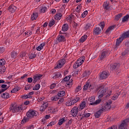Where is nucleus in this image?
Here are the masks:
<instances>
[{"label": "nucleus", "instance_id": "f257e3e1", "mask_svg": "<svg viewBox=\"0 0 129 129\" xmlns=\"http://www.w3.org/2000/svg\"><path fill=\"white\" fill-rule=\"evenodd\" d=\"M126 38H129V30L123 33L119 38L116 39L115 47L114 49L115 50H117V48L118 46H119V44L123 41L124 39H126Z\"/></svg>", "mask_w": 129, "mask_h": 129}, {"label": "nucleus", "instance_id": "f03ea898", "mask_svg": "<svg viewBox=\"0 0 129 129\" xmlns=\"http://www.w3.org/2000/svg\"><path fill=\"white\" fill-rule=\"evenodd\" d=\"M23 109V107L21 105L19 106L16 104H12L10 107V112L13 113H18V112H21V111Z\"/></svg>", "mask_w": 129, "mask_h": 129}, {"label": "nucleus", "instance_id": "7ed1b4c3", "mask_svg": "<svg viewBox=\"0 0 129 129\" xmlns=\"http://www.w3.org/2000/svg\"><path fill=\"white\" fill-rule=\"evenodd\" d=\"M66 37H68V34L59 31V35L57 36L56 39L59 43H62L66 41Z\"/></svg>", "mask_w": 129, "mask_h": 129}, {"label": "nucleus", "instance_id": "20e7f679", "mask_svg": "<svg viewBox=\"0 0 129 129\" xmlns=\"http://www.w3.org/2000/svg\"><path fill=\"white\" fill-rule=\"evenodd\" d=\"M71 77H72L71 75H70L69 76H66L61 81V82H62V83H64V82H67L66 86L67 87H68L69 88H70V87H72V85H73V81L72 80H71V81H69L70 80V78H71Z\"/></svg>", "mask_w": 129, "mask_h": 129}, {"label": "nucleus", "instance_id": "39448f33", "mask_svg": "<svg viewBox=\"0 0 129 129\" xmlns=\"http://www.w3.org/2000/svg\"><path fill=\"white\" fill-rule=\"evenodd\" d=\"M85 60V57L84 56H81V58H79L74 64L73 65V68L74 69H77L78 67H80V66H81L82 64H83V62H84V60Z\"/></svg>", "mask_w": 129, "mask_h": 129}, {"label": "nucleus", "instance_id": "423d86ee", "mask_svg": "<svg viewBox=\"0 0 129 129\" xmlns=\"http://www.w3.org/2000/svg\"><path fill=\"white\" fill-rule=\"evenodd\" d=\"M37 115H38V112L35 111V110L30 109L26 113V116L29 119L33 118Z\"/></svg>", "mask_w": 129, "mask_h": 129}, {"label": "nucleus", "instance_id": "0eeeda50", "mask_svg": "<svg viewBox=\"0 0 129 129\" xmlns=\"http://www.w3.org/2000/svg\"><path fill=\"white\" fill-rule=\"evenodd\" d=\"M95 101V102H94ZM90 102H91L90 103V105H97L99 104L101 102V99H99L95 101V97H91L90 98Z\"/></svg>", "mask_w": 129, "mask_h": 129}, {"label": "nucleus", "instance_id": "6e6552de", "mask_svg": "<svg viewBox=\"0 0 129 129\" xmlns=\"http://www.w3.org/2000/svg\"><path fill=\"white\" fill-rule=\"evenodd\" d=\"M103 8L105 12H109V11L112 10V8L109 6V3L107 1L104 2Z\"/></svg>", "mask_w": 129, "mask_h": 129}, {"label": "nucleus", "instance_id": "1a4fd4ad", "mask_svg": "<svg viewBox=\"0 0 129 129\" xmlns=\"http://www.w3.org/2000/svg\"><path fill=\"white\" fill-rule=\"evenodd\" d=\"M66 63V59L64 58H62L61 59H60L58 61V63L56 67H55V69H57L58 68L59 69V68H61V67H63V66Z\"/></svg>", "mask_w": 129, "mask_h": 129}, {"label": "nucleus", "instance_id": "9d476101", "mask_svg": "<svg viewBox=\"0 0 129 129\" xmlns=\"http://www.w3.org/2000/svg\"><path fill=\"white\" fill-rule=\"evenodd\" d=\"M107 92V89H100L98 92V94L99 95L98 98L100 99L103 97V96H104V95L106 94Z\"/></svg>", "mask_w": 129, "mask_h": 129}, {"label": "nucleus", "instance_id": "9b49d317", "mask_svg": "<svg viewBox=\"0 0 129 129\" xmlns=\"http://www.w3.org/2000/svg\"><path fill=\"white\" fill-rule=\"evenodd\" d=\"M108 76H109V74L106 71L102 72L99 75V77L101 80H103V79H106Z\"/></svg>", "mask_w": 129, "mask_h": 129}, {"label": "nucleus", "instance_id": "f8f14e48", "mask_svg": "<svg viewBox=\"0 0 129 129\" xmlns=\"http://www.w3.org/2000/svg\"><path fill=\"white\" fill-rule=\"evenodd\" d=\"M71 113L74 117L78 114V107L74 106L71 111Z\"/></svg>", "mask_w": 129, "mask_h": 129}, {"label": "nucleus", "instance_id": "ddd939ff", "mask_svg": "<svg viewBox=\"0 0 129 129\" xmlns=\"http://www.w3.org/2000/svg\"><path fill=\"white\" fill-rule=\"evenodd\" d=\"M43 75L40 74H35L33 76V83H36L37 81L41 79V77H42Z\"/></svg>", "mask_w": 129, "mask_h": 129}, {"label": "nucleus", "instance_id": "4468645a", "mask_svg": "<svg viewBox=\"0 0 129 129\" xmlns=\"http://www.w3.org/2000/svg\"><path fill=\"white\" fill-rule=\"evenodd\" d=\"M104 111V109H100L98 111L94 113V116L96 118H99L101 114Z\"/></svg>", "mask_w": 129, "mask_h": 129}, {"label": "nucleus", "instance_id": "2eb2a0df", "mask_svg": "<svg viewBox=\"0 0 129 129\" xmlns=\"http://www.w3.org/2000/svg\"><path fill=\"white\" fill-rule=\"evenodd\" d=\"M93 33L94 35H98L101 33V29L98 27H94Z\"/></svg>", "mask_w": 129, "mask_h": 129}, {"label": "nucleus", "instance_id": "dca6fc26", "mask_svg": "<svg viewBox=\"0 0 129 129\" xmlns=\"http://www.w3.org/2000/svg\"><path fill=\"white\" fill-rule=\"evenodd\" d=\"M112 103V102H109V103L106 102L105 105L102 108V109H104V111H106V110H108V109H110L111 108V104Z\"/></svg>", "mask_w": 129, "mask_h": 129}, {"label": "nucleus", "instance_id": "f3484780", "mask_svg": "<svg viewBox=\"0 0 129 129\" xmlns=\"http://www.w3.org/2000/svg\"><path fill=\"white\" fill-rule=\"evenodd\" d=\"M107 54H108V51L107 50H103L101 53L100 59V60H103L105 58H106V56H107Z\"/></svg>", "mask_w": 129, "mask_h": 129}, {"label": "nucleus", "instance_id": "a211bd4d", "mask_svg": "<svg viewBox=\"0 0 129 129\" xmlns=\"http://www.w3.org/2000/svg\"><path fill=\"white\" fill-rule=\"evenodd\" d=\"M119 66L117 63H113L110 65V70L112 71H115V70H117L118 69Z\"/></svg>", "mask_w": 129, "mask_h": 129}, {"label": "nucleus", "instance_id": "6ab92c4d", "mask_svg": "<svg viewBox=\"0 0 129 129\" xmlns=\"http://www.w3.org/2000/svg\"><path fill=\"white\" fill-rule=\"evenodd\" d=\"M8 11L10 13H15L17 11V7L13 5H11L8 7Z\"/></svg>", "mask_w": 129, "mask_h": 129}, {"label": "nucleus", "instance_id": "aec40b11", "mask_svg": "<svg viewBox=\"0 0 129 129\" xmlns=\"http://www.w3.org/2000/svg\"><path fill=\"white\" fill-rule=\"evenodd\" d=\"M49 105L48 103H44L43 104V105L40 107V111L41 112H44V110H46V109L47 108V106Z\"/></svg>", "mask_w": 129, "mask_h": 129}, {"label": "nucleus", "instance_id": "412c9836", "mask_svg": "<svg viewBox=\"0 0 129 129\" xmlns=\"http://www.w3.org/2000/svg\"><path fill=\"white\" fill-rule=\"evenodd\" d=\"M39 16V14L37 12H34L32 14V15L31 16V20L35 21L38 19V17Z\"/></svg>", "mask_w": 129, "mask_h": 129}, {"label": "nucleus", "instance_id": "4be33fe9", "mask_svg": "<svg viewBox=\"0 0 129 129\" xmlns=\"http://www.w3.org/2000/svg\"><path fill=\"white\" fill-rule=\"evenodd\" d=\"M53 76L52 77L53 79H56L57 78H59V77H61L62 75L59 72H56L53 73Z\"/></svg>", "mask_w": 129, "mask_h": 129}, {"label": "nucleus", "instance_id": "5701e85b", "mask_svg": "<svg viewBox=\"0 0 129 129\" xmlns=\"http://www.w3.org/2000/svg\"><path fill=\"white\" fill-rule=\"evenodd\" d=\"M62 17H63V15H62V14L57 13L54 16V19L57 21H60V20L62 19Z\"/></svg>", "mask_w": 129, "mask_h": 129}, {"label": "nucleus", "instance_id": "b1692460", "mask_svg": "<svg viewBox=\"0 0 129 129\" xmlns=\"http://www.w3.org/2000/svg\"><path fill=\"white\" fill-rule=\"evenodd\" d=\"M85 106H86V102L85 101H82L81 104H80V109L82 110V109H84L85 108Z\"/></svg>", "mask_w": 129, "mask_h": 129}, {"label": "nucleus", "instance_id": "393cba45", "mask_svg": "<svg viewBox=\"0 0 129 129\" xmlns=\"http://www.w3.org/2000/svg\"><path fill=\"white\" fill-rule=\"evenodd\" d=\"M1 97H2V98H5V99H8V98H10V94L6 92L1 95Z\"/></svg>", "mask_w": 129, "mask_h": 129}, {"label": "nucleus", "instance_id": "a878e982", "mask_svg": "<svg viewBox=\"0 0 129 129\" xmlns=\"http://www.w3.org/2000/svg\"><path fill=\"white\" fill-rule=\"evenodd\" d=\"M122 13H119L115 16L114 20L115 21H119V19H120V18H122Z\"/></svg>", "mask_w": 129, "mask_h": 129}, {"label": "nucleus", "instance_id": "bb28decb", "mask_svg": "<svg viewBox=\"0 0 129 129\" xmlns=\"http://www.w3.org/2000/svg\"><path fill=\"white\" fill-rule=\"evenodd\" d=\"M91 72L90 71H85L83 74V77H88L90 75Z\"/></svg>", "mask_w": 129, "mask_h": 129}, {"label": "nucleus", "instance_id": "cd10ccee", "mask_svg": "<svg viewBox=\"0 0 129 129\" xmlns=\"http://www.w3.org/2000/svg\"><path fill=\"white\" fill-rule=\"evenodd\" d=\"M66 121V118L63 117L59 120V121L58 122V125H62L64 122Z\"/></svg>", "mask_w": 129, "mask_h": 129}, {"label": "nucleus", "instance_id": "c85d7f7f", "mask_svg": "<svg viewBox=\"0 0 129 129\" xmlns=\"http://www.w3.org/2000/svg\"><path fill=\"white\" fill-rule=\"evenodd\" d=\"M73 104H75V103H77L78 101H80V97H76L72 100Z\"/></svg>", "mask_w": 129, "mask_h": 129}, {"label": "nucleus", "instance_id": "c756f323", "mask_svg": "<svg viewBox=\"0 0 129 129\" xmlns=\"http://www.w3.org/2000/svg\"><path fill=\"white\" fill-rule=\"evenodd\" d=\"M86 40H87V36L86 35H84L80 39V43H84V42H85Z\"/></svg>", "mask_w": 129, "mask_h": 129}, {"label": "nucleus", "instance_id": "7c9ffc66", "mask_svg": "<svg viewBox=\"0 0 129 129\" xmlns=\"http://www.w3.org/2000/svg\"><path fill=\"white\" fill-rule=\"evenodd\" d=\"M115 28V26H110L109 28H107V29L105 31L106 34H108L110 31H112V30H114V29Z\"/></svg>", "mask_w": 129, "mask_h": 129}, {"label": "nucleus", "instance_id": "2f4dec72", "mask_svg": "<svg viewBox=\"0 0 129 129\" xmlns=\"http://www.w3.org/2000/svg\"><path fill=\"white\" fill-rule=\"evenodd\" d=\"M57 95L59 97H63V96H65V91L60 90L58 92Z\"/></svg>", "mask_w": 129, "mask_h": 129}, {"label": "nucleus", "instance_id": "473e14b6", "mask_svg": "<svg viewBox=\"0 0 129 129\" xmlns=\"http://www.w3.org/2000/svg\"><path fill=\"white\" fill-rule=\"evenodd\" d=\"M47 10H48V9L47 8V7H46V6H42L41 7L39 12L46 13V12H47Z\"/></svg>", "mask_w": 129, "mask_h": 129}, {"label": "nucleus", "instance_id": "72a5a7b5", "mask_svg": "<svg viewBox=\"0 0 129 129\" xmlns=\"http://www.w3.org/2000/svg\"><path fill=\"white\" fill-rule=\"evenodd\" d=\"M68 29H69V26H68V25L64 24L62 27V31L63 32H66L67 31H68Z\"/></svg>", "mask_w": 129, "mask_h": 129}, {"label": "nucleus", "instance_id": "f704fd0d", "mask_svg": "<svg viewBox=\"0 0 129 129\" xmlns=\"http://www.w3.org/2000/svg\"><path fill=\"white\" fill-rule=\"evenodd\" d=\"M129 19V15L127 14L125 16L123 17V18L122 19V22L123 23H125V22H127L128 21Z\"/></svg>", "mask_w": 129, "mask_h": 129}, {"label": "nucleus", "instance_id": "c9c22d12", "mask_svg": "<svg viewBox=\"0 0 129 129\" xmlns=\"http://www.w3.org/2000/svg\"><path fill=\"white\" fill-rule=\"evenodd\" d=\"M19 90H20V87L17 86V87H16L15 88H13L11 90V93H16V92H18V91H19Z\"/></svg>", "mask_w": 129, "mask_h": 129}, {"label": "nucleus", "instance_id": "e433bc0d", "mask_svg": "<svg viewBox=\"0 0 129 129\" xmlns=\"http://www.w3.org/2000/svg\"><path fill=\"white\" fill-rule=\"evenodd\" d=\"M58 99H60V97L58 95L51 97V100L54 101H57Z\"/></svg>", "mask_w": 129, "mask_h": 129}, {"label": "nucleus", "instance_id": "4c0bfd02", "mask_svg": "<svg viewBox=\"0 0 129 129\" xmlns=\"http://www.w3.org/2000/svg\"><path fill=\"white\" fill-rule=\"evenodd\" d=\"M118 96H119V94L118 93H115L111 98V99L112 100H116L117 98H118Z\"/></svg>", "mask_w": 129, "mask_h": 129}, {"label": "nucleus", "instance_id": "58836bf2", "mask_svg": "<svg viewBox=\"0 0 129 129\" xmlns=\"http://www.w3.org/2000/svg\"><path fill=\"white\" fill-rule=\"evenodd\" d=\"M119 129H126V125H125L124 123H121L118 127Z\"/></svg>", "mask_w": 129, "mask_h": 129}, {"label": "nucleus", "instance_id": "ea45409f", "mask_svg": "<svg viewBox=\"0 0 129 129\" xmlns=\"http://www.w3.org/2000/svg\"><path fill=\"white\" fill-rule=\"evenodd\" d=\"M11 55L12 58H14L15 59V58H17V56H18V53L16 51H12L11 52Z\"/></svg>", "mask_w": 129, "mask_h": 129}, {"label": "nucleus", "instance_id": "a19ab883", "mask_svg": "<svg viewBox=\"0 0 129 129\" xmlns=\"http://www.w3.org/2000/svg\"><path fill=\"white\" fill-rule=\"evenodd\" d=\"M63 102H64V98H59L58 101L57 102V104L59 105V106H60V105H62V104H63Z\"/></svg>", "mask_w": 129, "mask_h": 129}, {"label": "nucleus", "instance_id": "79ce46f5", "mask_svg": "<svg viewBox=\"0 0 129 129\" xmlns=\"http://www.w3.org/2000/svg\"><path fill=\"white\" fill-rule=\"evenodd\" d=\"M48 113H53L55 112V109L52 107H49L48 108Z\"/></svg>", "mask_w": 129, "mask_h": 129}, {"label": "nucleus", "instance_id": "37998d69", "mask_svg": "<svg viewBox=\"0 0 129 129\" xmlns=\"http://www.w3.org/2000/svg\"><path fill=\"white\" fill-rule=\"evenodd\" d=\"M129 53V47H127L125 51L122 52V56H125V55H127Z\"/></svg>", "mask_w": 129, "mask_h": 129}, {"label": "nucleus", "instance_id": "c03bdc74", "mask_svg": "<svg viewBox=\"0 0 129 129\" xmlns=\"http://www.w3.org/2000/svg\"><path fill=\"white\" fill-rule=\"evenodd\" d=\"M4 65H6V60L4 58L0 59V67H3Z\"/></svg>", "mask_w": 129, "mask_h": 129}, {"label": "nucleus", "instance_id": "a18cd8bd", "mask_svg": "<svg viewBox=\"0 0 129 129\" xmlns=\"http://www.w3.org/2000/svg\"><path fill=\"white\" fill-rule=\"evenodd\" d=\"M72 121H73L72 119H70V120H69L68 122L66 124V127H67V128H68V127H69V126L71 125V124L72 123Z\"/></svg>", "mask_w": 129, "mask_h": 129}, {"label": "nucleus", "instance_id": "49530a36", "mask_svg": "<svg viewBox=\"0 0 129 129\" xmlns=\"http://www.w3.org/2000/svg\"><path fill=\"white\" fill-rule=\"evenodd\" d=\"M99 26L101 27L102 31H103V29H104V27H105V23L104 22H100V23L99 24Z\"/></svg>", "mask_w": 129, "mask_h": 129}, {"label": "nucleus", "instance_id": "de8ad7c7", "mask_svg": "<svg viewBox=\"0 0 129 129\" xmlns=\"http://www.w3.org/2000/svg\"><path fill=\"white\" fill-rule=\"evenodd\" d=\"M40 87H41V85L39 84L34 86L33 87V90H39L40 89Z\"/></svg>", "mask_w": 129, "mask_h": 129}, {"label": "nucleus", "instance_id": "09e8293b", "mask_svg": "<svg viewBox=\"0 0 129 129\" xmlns=\"http://www.w3.org/2000/svg\"><path fill=\"white\" fill-rule=\"evenodd\" d=\"M87 15H88V11H85L84 12L83 14H82L81 18H82L83 19H84V18H85V17L87 16Z\"/></svg>", "mask_w": 129, "mask_h": 129}, {"label": "nucleus", "instance_id": "8fccbe9b", "mask_svg": "<svg viewBox=\"0 0 129 129\" xmlns=\"http://www.w3.org/2000/svg\"><path fill=\"white\" fill-rule=\"evenodd\" d=\"M32 96H30L29 95H24L23 96H22V98L23 99H28V98H32Z\"/></svg>", "mask_w": 129, "mask_h": 129}, {"label": "nucleus", "instance_id": "3c124183", "mask_svg": "<svg viewBox=\"0 0 129 129\" xmlns=\"http://www.w3.org/2000/svg\"><path fill=\"white\" fill-rule=\"evenodd\" d=\"M91 26L92 25L91 24V23H87L84 27V30L87 31V30H88V29H89Z\"/></svg>", "mask_w": 129, "mask_h": 129}, {"label": "nucleus", "instance_id": "603ef678", "mask_svg": "<svg viewBox=\"0 0 129 129\" xmlns=\"http://www.w3.org/2000/svg\"><path fill=\"white\" fill-rule=\"evenodd\" d=\"M81 8H82L81 4H80L79 5H78L76 10V12L77 13H80V11H81Z\"/></svg>", "mask_w": 129, "mask_h": 129}, {"label": "nucleus", "instance_id": "864d4df0", "mask_svg": "<svg viewBox=\"0 0 129 129\" xmlns=\"http://www.w3.org/2000/svg\"><path fill=\"white\" fill-rule=\"evenodd\" d=\"M88 87H89V83L87 82L86 84L84 86V88H83L84 90L85 91H86V90L88 89Z\"/></svg>", "mask_w": 129, "mask_h": 129}, {"label": "nucleus", "instance_id": "5fc2aeb1", "mask_svg": "<svg viewBox=\"0 0 129 129\" xmlns=\"http://www.w3.org/2000/svg\"><path fill=\"white\" fill-rule=\"evenodd\" d=\"M54 25H55V21L54 20H52L49 22L48 24V26L52 27V26H54Z\"/></svg>", "mask_w": 129, "mask_h": 129}, {"label": "nucleus", "instance_id": "6e6d98bb", "mask_svg": "<svg viewBox=\"0 0 129 129\" xmlns=\"http://www.w3.org/2000/svg\"><path fill=\"white\" fill-rule=\"evenodd\" d=\"M66 106H71V105H74V104H73V102H72V101H67L66 103Z\"/></svg>", "mask_w": 129, "mask_h": 129}, {"label": "nucleus", "instance_id": "4d7b16f0", "mask_svg": "<svg viewBox=\"0 0 129 129\" xmlns=\"http://www.w3.org/2000/svg\"><path fill=\"white\" fill-rule=\"evenodd\" d=\"M29 119L30 118H29L28 117L26 118H24L22 120L21 123H26V122H28V121H29Z\"/></svg>", "mask_w": 129, "mask_h": 129}, {"label": "nucleus", "instance_id": "13d9d810", "mask_svg": "<svg viewBox=\"0 0 129 129\" xmlns=\"http://www.w3.org/2000/svg\"><path fill=\"white\" fill-rule=\"evenodd\" d=\"M26 55H27V53H26V52H21L20 54V57L21 58H22V59H24V58H25V57H26Z\"/></svg>", "mask_w": 129, "mask_h": 129}, {"label": "nucleus", "instance_id": "bf43d9fd", "mask_svg": "<svg viewBox=\"0 0 129 129\" xmlns=\"http://www.w3.org/2000/svg\"><path fill=\"white\" fill-rule=\"evenodd\" d=\"M103 88H104V85H100L99 86H98L97 87L96 90H97V91H98V90H99V89H103Z\"/></svg>", "mask_w": 129, "mask_h": 129}, {"label": "nucleus", "instance_id": "052dcab7", "mask_svg": "<svg viewBox=\"0 0 129 129\" xmlns=\"http://www.w3.org/2000/svg\"><path fill=\"white\" fill-rule=\"evenodd\" d=\"M54 124H56V121H52L49 124H47V126H52V125H54Z\"/></svg>", "mask_w": 129, "mask_h": 129}, {"label": "nucleus", "instance_id": "680f3d73", "mask_svg": "<svg viewBox=\"0 0 129 129\" xmlns=\"http://www.w3.org/2000/svg\"><path fill=\"white\" fill-rule=\"evenodd\" d=\"M80 90H81V86H78L75 89V93H77V92H79V91H80Z\"/></svg>", "mask_w": 129, "mask_h": 129}, {"label": "nucleus", "instance_id": "e2e57ef3", "mask_svg": "<svg viewBox=\"0 0 129 129\" xmlns=\"http://www.w3.org/2000/svg\"><path fill=\"white\" fill-rule=\"evenodd\" d=\"M36 56H37V54L35 53H31V54L29 56V59H34Z\"/></svg>", "mask_w": 129, "mask_h": 129}, {"label": "nucleus", "instance_id": "0e129e2a", "mask_svg": "<svg viewBox=\"0 0 129 129\" xmlns=\"http://www.w3.org/2000/svg\"><path fill=\"white\" fill-rule=\"evenodd\" d=\"M45 99V97L44 96L40 97L37 99V101L38 102H41V101H43Z\"/></svg>", "mask_w": 129, "mask_h": 129}, {"label": "nucleus", "instance_id": "69168bd1", "mask_svg": "<svg viewBox=\"0 0 129 129\" xmlns=\"http://www.w3.org/2000/svg\"><path fill=\"white\" fill-rule=\"evenodd\" d=\"M9 88H10V86H9L8 87H7L6 89H2L1 90H0V94L3 93V92H5V91H6V90H8V89H9Z\"/></svg>", "mask_w": 129, "mask_h": 129}, {"label": "nucleus", "instance_id": "338daca9", "mask_svg": "<svg viewBox=\"0 0 129 129\" xmlns=\"http://www.w3.org/2000/svg\"><path fill=\"white\" fill-rule=\"evenodd\" d=\"M129 121V118L125 119V120H124L122 123L125 124V125H127V122H128Z\"/></svg>", "mask_w": 129, "mask_h": 129}, {"label": "nucleus", "instance_id": "774afa93", "mask_svg": "<svg viewBox=\"0 0 129 129\" xmlns=\"http://www.w3.org/2000/svg\"><path fill=\"white\" fill-rule=\"evenodd\" d=\"M26 129H34V125H30L26 127Z\"/></svg>", "mask_w": 129, "mask_h": 129}]
</instances>
